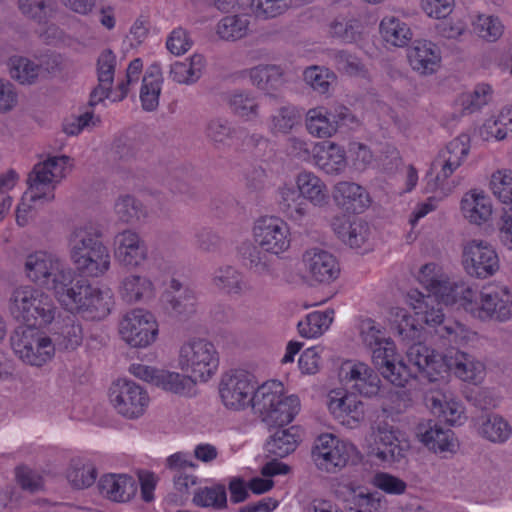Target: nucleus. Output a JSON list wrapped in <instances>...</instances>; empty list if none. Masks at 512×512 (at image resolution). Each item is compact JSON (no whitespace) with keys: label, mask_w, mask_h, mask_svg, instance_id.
I'll return each mask as SVG.
<instances>
[{"label":"nucleus","mask_w":512,"mask_h":512,"mask_svg":"<svg viewBox=\"0 0 512 512\" xmlns=\"http://www.w3.org/2000/svg\"><path fill=\"white\" fill-rule=\"evenodd\" d=\"M115 257L125 266H139L147 257V247L139 235L125 230L115 237Z\"/></svg>","instance_id":"412c9836"},{"label":"nucleus","mask_w":512,"mask_h":512,"mask_svg":"<svg viewBox=\"0 0 512 512\" xmlns=\"http://www.w3.org/2000/svg\"><path fill=\"white\" fill-rule=\"evenodd\" d=\"M297 187L302 199L308 200L314 206H324L328 203L327 187L314 173L303 171L296 179Z\"/></svg>","instance_id":"4c0bfd02"},{"label":"nucleus","mask_w":512,"mask_h":512,"mask_svg":"<svg viewBox=\"0 0 512 512\" xmlns=\"http://www.w3.org/2000/svg\"><path fill=\"white\" fill-rule=\"evenodd\" d=\"M407 441L400 439V431L388 423L377 426L375 448L373 454L382 462H399L405 457Z\"/></svg>","instance_id":"f3484780"},{"label":"nucleus","mask_w":512,"mask_h":512,"mask_svg":"<svg viewBox=\"0 0 512 512\" xmlns=\"http://www.w3.org/2000/svg\"><path fill=\"white\" fill-rule=\"evenodd\" d=\"M70 257L87 251L90 247L105 246L101 241V231L92 224L76 227L70 234Z\"/></svg>","instance_id":"58836bf2"},{"label":"nucleus","mask_w":512,"mask_h":512,"mask_svg":"<svg viewBox=\"0 0 512 512\" xmlns=\"http://www.w3.org/2000/svg\"><path fill=\"white\" fill-rule=\"evenodd\" d=\"M355 447L339 440L332 434H322L314 442L311 457L316 467L327 473H335L344 468Z\"/></svg>","instance_id":"1a4fd4ad"},{"label":"nucleus","mask_w":512,"mask_h":512,"mask_svg":"<svg viewBox=\"0 0 512 512\" xmlns=\"http://www.w3.org/2000/svg\"><path fill=\"white\" fill-rule=\"evenodd\" d=\"M158 332V323L154 315L141 308L130 310L119 322L122 340L134 348L150 346L155 342Z\"/></svg>","instance_id":"6e6552de"},{"label":"nucleus","mask_w":512,"mask_h":512,"mask_svg":"<svg viewBox=\"0 0 512 512\" xmlns=\"http://www.w3.org/2000/svg\"><path fill=\"white\" fill-rule=\"evenodd\" d=\"M300 117V111L295 106H282L271 116L270 130L272 133L287 134L298 123Z\"/></svg>","instance_id":"052dcab7"},{"label":"nucleus","mask_w":512,"mask_h":512,"mask_svg":"<svg viewBox=\"0 0 512 512\" xmlns=\"http://www.w3.org/2000/svg\"><path fill=\"white\" fill-rule=\"evenodd\" d=\"M256 390L252 377L244 371L225 373L219 384L223 405L234 411L243 410L250 405L254 409Z\"/></svg>","instance_id":"9d476101"},{"label":"nucleus","mask_w":512,"mask_h":512,"mask_svg":"<svg viewBox=\"0 0 512 512\" xmlns=\"http://www.w3.org/2000/svg\"><path fill=\"white\" fill-rule=\"evenodd\" d=\"M462 262L473 277L486 279L499 270V258L494 248L483 240H470L463 247Z\"/></svg>","instance_id":"ddd939ff"},{"label":"nucleus","mask_w":512,"mask_h":512,"mask_svg":"<svg viewBox=\"0 0 512 512\" xmlns=\"http://www.w3.org/2000/svg\"><path fill=\"white\" fill-rule=\"evenodd\" d=\"M162 302L167 312L180 318H188L196 312L197 297L193 289L172 279L169 289L162 294Z\"/></svg>","instance_id":"6ab92c4d"},{"label":"nucleus","mask_w":512,"mask_h":512,"mask_svg":"<svg viewBox=\"0 0 512 512\" xmlns=\"http://www.w3.org/2000/svg\"><path fill=\"white\" fill-rule=\"evenodd\" d=\"M215 287L226 293L239 294L242 291V276L232 266H222L215 270L212 278Z\"/></svg>","instance_id":"4d7b16f0"},{"label":"nucleus","mask_w":512,"mask_h":512,"mask_svg":"<svg viewBox=\"0 0 512 512\" xmlns=\"http://www.w3.org/2000/svg\"><path fill=\"white\" fill-rule=\"evenodd\" d=\"M8 309L25 327L46 326L55 319L58 312L53 298L46 292L30 285L14 289L9 297Z\"/></svg>","instance_id":"f257e3e1"},{"label":"nucleus","mask_w":512,"mask_h":512,"mask_svg":"<svg viewBox=\"0 0 512 512\" xmlns=\"http://www.w3.org/2000/svg\"><path fill=\"white\" fill-rule=\"evenodd\" d=\"M427 294L435 296L440 304L453 305L460 302L466 310V306L470 305L473 298H475L476 291L463 282H451L446 278H442L436 284L435 289H431Z\"/></svg>","instance_id":"7c9ffc66"},{"label":"nucleus","mask_w":512,"mask_h":512,"mask_svg":"<svg viewBox=\"0 0 512 512\" xmlns=\"http://www.w3.org/2000/svg\"><path fill=\"white\" fill-rule=\"evenodd\" d=\"M424 401L433 414L443 418L448 424H461L462 419L464 418L462 405L449 398L443 391H427L425 393Z\"/></svg>","instance_id":"a878e982"},{"label":"nucleus","mask_w":512,"mask_h":512,"mask_svg":"<svg viewBox=\"0 0 512 512\" xmlns=\"http://www.w3.org/2000/svg\"><path fill=\"white\" fill-rule=\"evenodd\" d=\"M355 507L350 512H387L388 503L384 496L379 493H360L354 497Z\"/></svg>","instance_id":"0e129e2a"},{"label":"nucleus","mask_w":512,"mask_h":512,"mask_svg":"<svg viewBox=\"0 0 512 512\" xmlns=\"http://www.w3.org/2000/svg\"><path fill=\"white\" fill-rule=\"evenodd\" d=\"M329 409L333 412H344L354 421L359 422L364 418L363 403L352 395H345L341 398H332Z\"/></svg>","instance_id":"338daca9"},{"label":"nucleus","mask_w":512,"mask_h":512,"mask_svg":"<svg viewBox=\"0 0 512 512\" xmlns=\"http://www.w3.org/2000/svg\"><path fill=\"white\" fill-rule=\"evenodd\" d=\"M279 208L286 217L299 221L307 214V204L299 191L291 187L280 189Z\"/></svg>","instance_id":"09e8293b"},{"label":"nucleus","mask_w":512,"mask_h":512,"mask_svg":"<svg viewBox=\"0 0 512 512\" xmlns=\"http://www.w3.org/2000/svg\"><path fill=\"white\" fill-rule=\"evenodd\" d=\"M302 261L305 270L317 282L330 283L339 276V264L334 255L326 250L308 249L303 253Z\"/></svg>","instance_id":"a211bd4d"},{"label":"nucleus","mask_w":512,"mask_h":512,"mask_svg":"<svg viewBox=\"0 0 512 512\" xmlns=\"http://www.w3.org/2000/svg\"><path fill=\"white\" fill-rule=\"evenodd\" d=\"M73 292L72 303L67 309L75 311L88 320H102L111 312L113 297L109 290H101L86 280Z\"/></svg>","instance_id":"9b49d317"},{"label":"nucleus","mask_w":512,"mask_h":512,"mask_svg":"<svg viewBox=\"0 0 512 512\" xmlns=\"http://www.w3.org/2000/svg\"><path fill=\"white\" fill-rule=\"evenodd\" d=\"M453 370L455 375L463 381L477 382L482 378L484 365L476 361L471 355L457 351L454 359L446 362V370Z\"/></svg>","instance_id":"ea45409f"},{"label":"nucleus","mask_w":512,"mask_h":512,"mask_svg":"<svg viewBox=\"0 0 512 512\" xmlns=\"http://www.w3.org/2000/svg\"><path fill=\"white\" fill-rule=\"evenodd\" d=\"M249 25L248 15H229L218 22L216 33L223 40L236 41L248 34Z\"/></svg>","instance_id":"c03bdc74"},{"label":"nucleus","mask_w":512,"mask_h":512,"mask_svg":"<svg viewBox=\"0 0 512 512\" xmlns=\"http://www.w3.org/2000/svg\"><path fill=\"white\" fill-rule=\"evenodd\" d=\"M417 435L421 442L434 452L452 451L454 448L453 432L450 429H443L435 421L420 423L417 427Z\"/></svg>","instance_id":"2f4dec72"},{"label":"nucleus","mask_w":512,"mask_h":512,"mask_svg":"<svg viewBox=\"0 0 512 512\" xmlns=\"http://www.w3.org/2000/svg\"><path fill=\"white\" fill-rule=\"evenodd\" d=\"M54 0H18L21 13L38 23H45L54 13Z\"/></svg>","instance_id":"6e6d98bb"},{"label":"nucleus","mask_w":512,"mask_h":512,"mask_svg":"<svg viewBox=\"0 0 512 512\" xmlns=\"http://www.w3.org/2000/svg\"><path fill=\"white\" fill-rule=\"evenodd\" d=\"M158 376V385L164 390L173 392L180 395H192L195 385L198 382L191 374H180L177 372H170L162 370Z\"/></svg>","instance_id":"49530a36"},{"label":"nucleus","mask_w":512,"mask_h":512,"mask_svg":"<svg viewBox=\"0 0 512 512\" xmlns=\"http://www.w3.org/2000/svg\"><path fill=\"white\" fill-rule=\"evenodd\" d=\"M109 399L114 409L129 419L140 417L149 403L147 392L139 384L128 379H118L112 383Z\"/></svg>","instance_id":"f8f14e48"},{"label":"nucleus","mask_w":512,"mask_h":512,"mask_svg":"<svg viewBox=\"0 0 512 512\" xmlns=\"http://www.w3.org/2000/svg\"><path fill=\"white\" fill-rule=\"evenodd\" d=\"M360 21L353 17L338 16L330 24V35L344 43L356 42L360 37Z\"/></svg>","instance_id":"5fc2aeb1"},{"label":"nucleus","mask_w":512,"mask_h":512,"mask_svg":"<svg viewBox=\"0 0 512 512\" xmlns=\"http://www.w3.org/2000/svg\"><path fill=\"white\" fill-rule=\"evenodd\" d=\"M380 33L387 43L397 47L405 46L412 38L408 25L393 16L383 18Z\"/></svg>","instance_id":"a18cd8bd"},{"label":"nucleus","mask_w":512,"mask_h":512,"mask_svg":"<svg viewBox=\"0 0 512 512\" xmlns=\"http://www.w3.org/2000/svg\"><path fill=\"white\" fill-rule=\"evenodd\" d=\"M51 339L55 349L74 351L82 344L84 339L81 322L75 315L65 317L57 324Z\"/></svg>","instance_id":"cd10ccee"},{"label":"nucleus","mask_w":512,"mask_h":512,"mask_svg":"<svg viewBox=\"0 0 512 512\" xmlns=\"http://www.w3.org/2000/svg\"><path fill=\"white\" fill-rule=\"evenodd\" d=\"M204 66V57L200 54H194L185 61L173 63L170 69V77L179 84L190 85L201 77Z\"/></svg>","instance_id":"a19ab883"},{"label":"nucleus","mask_w":512,"mask_h":512,"mask_svg":"<svg viewBox=\"0 0 512 512\" xmlns=\"http://www.w3.org/2000/svg\"><path fill=\"white\" fill-rule=\"evenodd\" d=\"M335 204L348 213L360 214L370 205L367 191L354 182H338L332 191Z\"/></svg>","instance_id":"aec40b11"},{"label":"nucleus","mask_w":512,"mask_h":512,"mask_svg":"<svg viewBox=\"0 0 512 512\" xmlns=\"http://www.w3.org/2000/svg\"><path fill=\"white\" fill-rule=\"evenodd\" d=\"M178 363L182 371L205 382L217 372L219 353L211 341L193 338L181 346Z\"/></svg>","instance_id":"39448f33"},{"label":"nucleus","mask_w":512,"mask_h":512,"mask_svg":"<svg viewBox=\"0 0 512 512\" xmlns=\"http://www.w3.org/2000/svg\"><path fill=\"white\" fill-rule=\"evenodd\" d=\"M407 58L412 69L421 75L434 73L441 61L439 48L427 40L414 42L407 51Z\"/></svg>","instance_id":"b1692460"},{"label":"nucleus","mask_w":512,"mask_h":512,"mask_svg":"<svg viewBox=\"0 0 512 512\" xmlns=\"http://www.w3.org/2000/svg\"><path fill=\"white\" fill-rule=\"evenodd\" d=\"M479 427L482 437L494 443H504L512 433L510 424L500 415L488 414L483 416Z\"/></svg>","instance_id":"37998d69"},{"label":"nucleus","mask_w":512,"mask_h":512,"mask_svg":"<svg viewBox=\"0 0 512 512\" xmlns=\"http://www.w3.org/2000/svg\"><path fill=\"white\" fill-rule=\"evenodd\" d=\"M97 477L95 466L83 459H73L67 470V479L76 489H84L94 484Z\"/></svg>","instance_id":"de8ad7c7"},{"label":"nucleus","mask_w":512,"mask_h":512,"mask_svg":"<svg viewBox=\"0 0 512 512\" xmlns=\"http://www.w3.org/2000/svg\"><path fill=\"white\" fill-rule=\"evenodd\" d=\"M303 76L306 84L319 94L327 93L334 79L333 74L319 66L308 67Z\"/></svg>","instance_id":"69168bd1"},{"label":"nucleus","mask_w":512,"mask_h":512,"mask_svg":"<svg viewBox=\"0 0 512 512\" xmlns=\"http://www.w3.org/2000/svg\"><path fill=\"white\" fill-rule=\"evenodd\" d=\"M229 107L233 114L246 120H253L258 116V103L249 93L235 92L229 98Z\"/></svg>","instance_id":"bf43d9fd"},{"label":"nucleus","mask_w":512,"mask_h":512,"mask_svg":"<svg viewBox=\"0 0 512 512\" xmlns=\"http://www.w3.org/2000/svg\"><path fill=\"white\" fill-rule=\"evenodd\" d=\"M118 293L128 304L145 302L154 296V284L144 275L128 274L120 281Z\"/></svg>","instance_id":"c756f323"},{"label":"nucleus","mask_w":512,"mask_h":512,"mask_svg":"<svg viewBox=\"0 0 512 512\" xmlns=\"http://www.w3.org/2000/svg\"><path fill=\"white\" fill-rule=\"evenodd\" d=\"M468 143V136L461 135L450 141L445 149L439 153L435 163L441 166V172L437 175V179H447L462 164L469 153Z\"/></svg>","instance_id":"bb28decb"},{"label":"nucleus","mask_w":512,"mask_h":512,"mask_svg":"<svg viewBox=\"0 0 512 512\" xmlns=\"http://www.w3.org/2000/svg\"><path fill=\"white\" fill-rule=\"evenodd\" d=\"M255 242L273 255L286 251L290 246L288 225L278 217H262L253 228Z\"/></svg>","instance_id":"dca6fc26"},{"label":"nucleus","mask_w":512,"mask_h":512,"mask_svg":"<svg viewBox=\"0 0 512 512\" xmlns=\"http://www.w3.org/2000/svg\"><path fill=\"white\" fill-rule=\"evenodd\" d=\"M252 83L268 95L279 91L285 84L284 70L277 65H258L249 71Z\"/></svg>","instance_id":"e433bc0d"},{"label":"nucleus","mask_w":512,"mask_h":512,"mask_svg":"<svg viewBox=\"0 0 512 512\" xmlns=\"http://www.w3.org/2000/svg\"><path fill=\"white\" fill-rule=\"evenodd\" d=\"M340 375L353 394L371 398L380 391L381 380L378 373L364 362L346 361L341 367Z\"/></svg>","instance_id":"2eb2a0df"},{"label":"nucleus","mask_w":512,"mask_h":512,"mask_svg":"<svg viewBox=\"0 0 512 512\" xmlns=\"http://www.w3.org/2000/svg\"><path fill=\"white\" fill-rule=\"evenodd\" d=\"M70 158L68 156H54L46 161L38 163L29 173L27 183L28 190L24 199L29 197L31 203L37 201L51 202L54 200V189L66 176Z\"/></svg>","instance_id":"7ed1b4c3"},{"label":"nucleus","mask_w":512,"mask_h":512,"mask_svg":"<svg viewBox=\"0 0 512 512\" xmlns=\"http://www.w3.org/2000/svg\"><path fill=\"white\" fill-rule=\"evenodd\" d=\"M100 494L114 502H128L137 492L136 480L127 474H106L98 481Z\"/></svg>","instance_id":"4be33fe9"},{"label":"nucleus","mask_w":512,"mask_h":512,"mask_svg":"<svg viewBox=\"0 0 512 512\" xmlns=\"http://www.w3.org/2000/svg\"><path fill=\"white\" fill-rule=\"evenodd\" d=\"M406 359L407 365L414 371V378L421 377L434 382L446 372L443 356L421 342L413 343L407 348Z\"/></svg>","instance_id":"4468645a"},{"label":"nucleus","mask_w":512,"mask_h":512,"mask_svg":"<svg viewBox=\"0 0 512 512\" xmlns=\"http://www.w3.org/2000/svg\"><path fill=\"white\" fill-rule=\"evenodd\" d=\"M115 212L125 223H135L145 214L142 204L130 195L122 196L116 201Z\"/></svg>","instance_id":"680f3d73"},{"label":"nucleus","mask_w":512,"mask_h":512,"mask_svg":"<svg viewBox=\"0 0 512 512\" xmlns=\"http://www.w3.org/2000/svg\"><path fill=\"white\" fill-rule=\"evenodd\" d=\"M14 353L24 362L40 367L52 359V339L35 327H17L10 337Z\"/></svg>","instance_id":"423d86ee"},{"label":"nucleus","mask_w":512,"mask_h":512,"mask_svg":"<svg viewBox=\"0 0 512 512\" xmlns=\"http://www.w3.org/2000/svg\"><path fill=\"white\" fill-rule=\"evenodd\" d=\"M55 270L50 277L49 286L46 287L52 289L59 302L66 307L72 303L73 292H77V288L85 280H75L74 272L70 268L65 267L61 261H59Z\"/></svg>","instance_id":"473e14b6"},{"label":"nucleus","mask_w":512,"mask_h":512,"mask_svg":"<svg viewBox=\"0 0 512 512\" xmlns=\"http://www.w3.org/2000/svg\"><path fill=\"white\" fill-rule=\"evenodd\" d=\"M238 254L242 264L252 273L259 276L274 274V255L257 243L243 242L238 247Z\"/></svg>","instance_id":"5701e85b"},{"label":"nucleus","mask_w":512,"mask_h":512,"mask_svg":"<svg viewBox=\"0 0 512 512\" xmlns=\"http://www.w3.org/2000/svg\"><path fill=\"white\" fill-rule=\"evenodd\" d=\"M76 269L87 277L102 276L110 267V254L106 246L90 247L87 251L71 257Z\"/></svg>","instance_id":"393cba45"},{"label":"nucleus","mask_w":512,"mask_h":512,"mask_svg":"<svg viewBox=\"0 0 512 512\" xmlns=\"http://www.w3.org/2000/svg\"><path fill=\"white\" fill-rule=\"evenodd\" d=\"M328 110L310 109L306 115V127L310 134L319 138L331 137L336 133L335 125L330 120Z\"/></svg>","instance_id":"864d4df0"},{"label":"nucleus","mask_w":512,"mask_h":512,"mask_svg":"<svg viewBox=\"0 0 512 512\" xmlns=\"http://www.w3.org/2000/svg\"><path fill=\"white\" fill-rule=\"evenodd\" d=\"M409 298L418 322L432 328L441 339L457 343L464 332L463 326L453 319L445 318L441 304L435 296L415 290L409 293Z\"/></svg>","instance_id":"20e7f679"},{"label":"nucleus","mask_w":512,"mask_h":512,"mask_svg":"<svg viewBox=\"0 0 512 512\" xmlns=\"http://www.w3.org/2000/svg\"><path fill=\"white\" fill-rule=\"evenodd\" d=\"M300 410V400L296 395H284L282 382L272 380L256 390L254 412L270 428L287 426Z\"/></svg>","instance_id":"f03ea898"},{"label":"nucleus","mask_w":512,"mask_h":512,"mask_svg":"<svg viewBox=\"0 0 512 512\" xmlns=\"http://www.w3.org/2000/svg\"><path fill=\"white\" fill-rule=\"evenodd\" d=\"M266 442V450L269 454L284 458L294 452L301 441L299 427H277Z\"/></svg>","instance_id":"72a5a7b5"},{"label":"nucleus","mask_w":512,"mask_h":512,"mask_svg":"<svg viewBox=\"0 0 512 512\" xmlns=\"http://www.w3.org/2000/svg\"><path fill=\"white\" fill-rule=\"evenodd\" d=\"M377 370L384 379L398 387H404L411 378H414L412 367L403 360L391 361Z\"/></svg>","instance_id":"13d9d810"},{"label":"nucleus","mask_w":512,"mask_h":512,"mask_svg":"<svg viewBox=\"0 0 512 512\" xmlns=\"http://www.w3.org/2000/svg\"><path fill=\"white\" fill-rule=\"evenodd\" d=\"M43 70L42 60L35 63L24 57L11 59L10 76L21 84L34 83ZM45 71H49V69L45 68Z\"/></svg>","instance_id":"603ef678"},{"label":"nucleus","mask_w":512,"mask_h":512,"mask_svg":"<svg viewBox=\"0 0 512 512\" xmlns=\"http://www.w3.org/2000/svg\"><path fill=\"white\" fill-rule=\"evenodd\" d=\"M490 187L493 194L503 203H512V170L504 169L494 172Z\"/></svg>","instance_id":"e2e57ef3"},{"label":"nucleus","mask_w":512,"mask_h":512,"mask_svg":"<svg viewBox=\"0 0 512 512\" xmlns=\"http://www.w3.org/2000/svg\"><path fill=\"white\" fill-rule=\"evenodd\" d=\"M192 502L198 507L214 510L225 509L227 508L226 487L221 483L210 487H200L195 490Z\"/></svg>","instance_id":"79ce46f5"},{"label":"nucleus","mask_w":512,"mask_h":512,"mask_svg":"<svg viewBox=\"0 0 512 512\" xmlns=\"http://www.w3.org/2000/svg\"><path fill=\"white\" fill-rule=\"evenodd\" d=\"M291 5V0H252L251 8L258 18L270 19L283 14Z\"/></svg>","instance_id":"774afa93"},{"label":"nucleus","mask_w":512,"mask_h":512,"mask_svg":"<svg viewBox=\"0 0 512 512\" xmlns=\"http://www.w3.org/2000/svg\"><path fill=\"white\" fill-rule=\"evenodd\" d=\"M59 261L56 256L47 252L32 253L25 260L26 276L40 286H49L50 277L56 271Z\"/></svg>","instance_id":"c85d7f7f"},{"label":"nucleus","mask_w":512,"mask_h":512,"mask_svg":"<svg viewBox=\"0 0 512 512\" xmlns=\"http://www.w3.org/2000/svg\"><path fill=\"white\" fill-rule=\"evenodd\" d=\"M315 164L328 175H339L346 166L345 151L335 143L323 144L314 153Z\"/></svg>","instance_id":"f704fd0d"},{"label":"nucleus","mask_w":512,"mask_h":512,"mask_svg":"<svg viewBox=\"0 0 512 512\" xmlns=\"http://www.w3.org/2000/svg\"><path fill=\"white\" fill-rule=\"evenodd\" d=\"M334 312L327 310L324 312L315 311L306 316L297 325L298 332L302 337L314 338L323 334L328 329L333 320Z\"/></svg>","instance_id":"3c124183"},{"label":"nucleus","mask_w":512,"mask_h":512,"mask_svg":"<svg viewBox=\"0 0 512 512\" xmlns=\"http://www.w3.org/2000/svg\"><path fill=\"white\" fill-rule=\"evenodd\" d=\"M235 132L236 129L231 123L223 118H213L207 122L205 127L208 141L217 149L228 147Z\"/></svg>","instance_id":"8fccbe9b"},{"label":"nucleus","mask_w":512,"mask_h":512,"mask_svg":"<svg viewBox=\"0 0 512 512\" xmlns=\"http://www.w3.org/2000/svg\"><path fill=\"white\" fill-rule=\"evenodd\" d=\"M461 210L466 219L474 224H482L492 215L490 198L482 191L476 190L465 194L461 201Z\"/></svg>","instance_id":"c9c22d12"},{"label":"nucleus","mask_w":512,"mask_h":512,"mask_svg":"<svg viewBox=\"0 0 512 512\" xmlns=\"http://www.w3.org/2000/svg\"><path fill=\"white\" fill-rule=\"evenodd\" d=\"M481 320L505 322L512 318V292L506 286H487L466 306Z\"/></svg>","instance_id":"0eeeda50"}]
</instances>
